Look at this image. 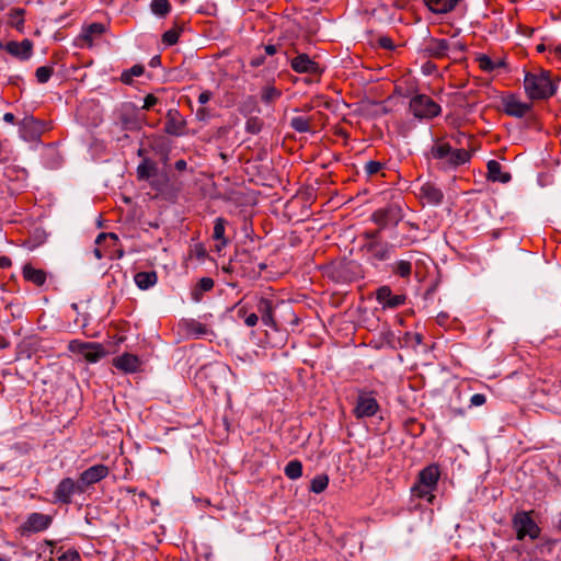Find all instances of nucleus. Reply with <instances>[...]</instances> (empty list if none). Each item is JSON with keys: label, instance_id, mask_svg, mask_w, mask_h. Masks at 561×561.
<instances>
[{"label": "nucleus", "instance_id": "nucleus-43", "mask_svg": "<svg viewBox=\"0 0 561 561\" xmlns=\"http://www.w3.org/2000/svg\"><path fill=\"white\" fill-rule=\"evenodd\" d=\"M263 123L259 117H250L245 122V130L250 134H259L262 129Z\"/></svg>", "mask_w": 561, "mask_h": 561}, {"label": "nucleus", "instance_id": "nucleus-33", "mask_svg": "<svg viewBox=\"0 0 561 561\" xmlns=\"http://www.w3.org/2000/svg\"><path fill=\"white\" fill-rule=\"evenodd\" d=\"M392 272L402 278H409L412 273V264L405 260L397 261L392 265Z\"/></svg>", "mask_w": 561, "mask_h": 561}, {"label": "nucleus", "instance_id": "nucleus-18", "mask_svg": "<svg viewBox=\"0 0 561 561\" xmlns=\"http://www.w3.org/2000/svg\"><path fill=\"white\" fill-rule=\"evenodd\" d=\"M186 127L185 121L182 118L176 110H169L167 113V122L164 124V131L171 136H182Z\"/></svg>", "mask_w": 561, "mask_h": 561}, {"label": "nucleus", "instance_id": "nucleus-46", "mask_svg": "<svg viewBox=\"0 0 561 561\" xmlns=\"http://www.w3.org/2000/svg\"><path fill=\"white\" fill-rule=\"evenodd\" d=\"M159 103L160 100L154 94H148L144 100L142 110L149 111Z\"/></svg>", "mask_w": 561, "mask_h": 561}, {"label": "nucleus", "instance_id": "nucleus-2", "mask_svg": "<svg viewBox=\"0 0 561 561\" xmlns=\"http://www.w3.org/2000/svg\"><path fill=\"white\" fill-rule=\"evenodd\" d=\"M524 89L530 100H547L557 92V85L549 71L527 72L524 78Z\"/></svg>", "mask_w": 561, "mask_h": 561}, {"label": "nucleus", "instance_id": "nucleus-56", "mask_svg": "<svg viewBox=\"0 0 561 561\" xmlns=\"http://www.w3.org/2000/svg\"><path fill=\"white\" fill-rule=\"evenodd\" d=\"M14 119H15V116H14L12 113H5V114L3 115V121H4L5 123H10V124H12V123H14Z\"/></svg>", "mask_w": 561, "mask_h": 561}, {"label": "nucleus", "instance_id": "nucleus-23", "mask_svg": "<svg viewBox=\"0 0 561 561\" xmlns=\"http://www.w3.org/2000/svg\"><path fill=\"white\" fill-rule=\"evenodd\" d=\"M427 50L436 58L446 57L451 50L450 41L445 38H434L428 43Z\"/></svg>", "mask_w": 561, "mask_h": 561}, {"label": "nucleus", "instance_id": "nucleus-34", "mask_svg": "<svg viewBox=\"0 0 561 561\" xmlns=\"http://www.w3.org/2000/svg\"><path fill=\"white\" fill-rule=\"evenodd\" d=\"M287 478L296 480L302 476V463L299 460L289 461L284 469Z\"/></svg>", "mask_w": 561, "mask_h": 561}, {"label": "nucleus", "instance_id": "nucleus-52", "mask_svg": "<svg viewBox=\"0 0 561 561\" xmlns=\"http://www.w3.org/2000/svg\"><path fill=\"white\" fill-rule=\"evenodd\" d=\"M12 265V261L9 256H0V268H8Z\"/></svg>", "mask_w": 561, "mask_h": 561}, {"label": "nucleus", "instance_id": "nucleus-8", "mask_svg": "<svg viewBox=\"0 0 561 561\" xmlns=\"http://www.w3.org/2000/svg\"><path fill=\"white\" fill-rule=\"evenodd\" d=\"M68 348L73 353L81 354L90 363H96L105 355L104 347L93 342L72 340Z\"/></svg>", "mask_w": 561, "mask_h": 561}, {"label": "nucleus", "instance_id": "nucleus-16", "mask_svg": "<svg viewBox=\"0 0 561 561\" xmlns=\"http://www.w3.org/2000/svg\"><path fill=\"white\" fill-rule=\"evenodd\" d=\"M4 49L20 60H27L32 56L33 43L27 38L22 42L11 41L4 45Z\"/></svg>", "mask_w": 561, "mask_h": 561}, {"label": "nucleus", "instance_id": "nucleus-60", "mask_svg": "<svg viewBox=\"0 0 561 561\" xmlns=\"http://www.w3.org/2000/svg\"><path fill=\"white\" fill-rule=\"evenodd\" d=\"M378 233H379V231H375V232H371V233H367V238L373 239V241H374V240H377Z\"/></svg>", "mask_w": 561, "mask_h": 561}, {"label": "nucleus", "instance_id": "nucleus-1", "mask_svg": "<svg viewBox=\"0 0 561 561\" xmlns=\"http://www.w3.org/2000/svg\"><path fill=\"white\" fill-rule=\"evenodd\" d=\"M137 178L148 181L151 188L158 193H165L174 187L169 172L165 169L160 170L157 163L148 158H145L137 167Z\"/></svg>", "mask_w": 561, "mask_h": 561}, {"label": "nucleus", "instance_id": "nucleus-4", "mask_svg": "<svg viewBox=\"0 0 561 561\" xmlns=\"http://www.w3.org/2000/svg\"><path fill=\"white\" fill-rule=\"evenodd\" d=\"M439 479V469L436 465H430L420 471L417 482L411 488L414 496L430 502L434 499L432 492L436 489Z\"/></svg>", "mask_w": 561, "mask_h": 561}, {"label": "nucleus", "instance_id": "nucleus-30", "mask_svg": "<svg viewBox=\"0 0 561 561\" xmlns=\"http://www.w3.org/2000/svg\"><path fill=\"white\" fill-rule=\"evenodd\" d=\"M214 287V279L210 277H203L197 283L196 287L192 290V299L196 302L202 300L203 294L211 290Z\"/></svg>", "mask_w": 561, "mask_h": 561}, {"label": "nucleus", "instance_id": "nucleus-55", "mask_svg": "<svg viewBox=\"0 0 561 561\" xmlns=\"http://www.w3.org/2000/svg\"><path fill=\"white\" fill-rule=\"evenodd\" d=\"M277 51L276 46L274 45H266L265 46V53L270 56L274 55Z\"/></svg>", "mask_w": 561, "mask_h": 561}, {"label": "nucleus", "instance_id": "nucleus-24", "mask_svg": "<svg viewBox=\"0 0 561 561\" xmlns=\"http://www.w3.org/2000/svg\"><path fill=\"white\" fill-rule=\"evenodd\" d=\"M367 249L375 259L385 261L390 257L392 245L378 240H374L368 243Z\"/></svg>", "mask_w": 561, "mask_h": 561}, {"label": "nucleus", "instance_id": "nucleus-21", "mask_svg": "<svg viewBox=\"0 0 561 561\" xmlns=\"http://www.w3.org/2000/svg\"><path fill=\"white\" fill-rule=\"evenodd\" d=\"M141 362L138 356L124 353L123 355L114 358V366L124 373H136L140 368Z\"/></svg>", "mask_w": 561, "mask_h": 561}, {"label": "nucleus", "instance_id": "nucleus-31", "mask_svg": "<svg viewBox=\"0 0 561 561\" xmlns=\"http://www.w3.org/2000/svg\"><path fill=\"white\" fill-rule=\"evenodd\" d=\"M150 10L154 15L164 18L171 12V4L169 0H151Z\"/></svg>", "mask_w": 561, "mask_h": 561}, {"label": "nucleus", "instance_id": "nucleus-36", "mask_svg": "<svg viewBox=\"0 0 561 561\" xmlns=\"http://www.w3.org/2000/svg\"><path fill=\"white\" fill-rule=\"evenodd\" d=\"M328 484L329 477L327 474H318L311 480L309 490L319 494L328 488Z\"/></svg>", "mask_w": 561, "mask_h": 561}, {"label": "nucleus", "instance_id": "nucleus-37", "mask_svg": "<svg viewBox=\"0 0 561 561\" xmlns=\"http://www.w3.org/2000/svg\"><path fill=\"white\" fill-rule=\"evenodd\" d=\"M479 66L483 71L492 72L495 69L504 66L503 61H494L488 55H481L478 57Z\"/></svg>", "mask_w": 561, "mask_h": 561}, {"label": "nucleus", "instance_id": "nucleus-20", "mask_svg": "<svg viewBox=\"0 0 561 561\" xmlns=\"http://www.w3.org/2000/svg\"><path fill=\"white\" fill-rule=\"evenodd\" d=\"M420 197L432 205H439L443 202L444 193L435 184L425 182L420 186Z\"/></svg>", "mask_w": 561, "mask_h": 561}, {"label": "nucleus", "instance_id": "nucleus-53", "mask_svg": "<svg viewBox=\"0 0 561 561\" xmlns=\"http://www.w3.org/2000/svg\"><path fill=\"white\" fill-rule=\"evenodd\" d=\"M379 44L383 48H392V41L389 37H380Z\"/></svg>", "mask_w": 561, "mask_h": 561}, {"label": "nucleus", "instance_id": "nucleus-14", "mask_svg": "<svg viewBox=\"0 0 561 561\" xmlns=\"http://www.w3.org/2000/svg\"><path fill=\"white\" fill-rule=\"evenodd\" d=\"M53 522L50 515L43 513H31L25 522L22 524L21 529L23 534H35L46 530Z\"/></svg>", "mask_w": 561, "mask_h": 561}, {"label": "nucleus", "instance_id": "nucleus-12", "mask_svg": "<svg viewBox=\"0 0 561 561\" xmlns=\"http://www.w3.org/2000/svg\"><path fill=\"white\" fill-rule=\"evenodd\" d=\"M376 300L382 309H397L405 305L407 295H394L389 286L383 285L376 290Z\"/></svg>", "mask_w": 561, "mask_h": 561}, {"label": "nucleus", "instance_id": "nucleus-61", "mask_svg": "<svg viewBox=\"0 0 561 561\" xmlns=\"http://www.w3.org/2000/svg\"><path fill=\"white\" fill-rule=\"evenodd\" d=\"M262 64V60L261 59H253L252 60V65L253 66H260Z\"/></svg>", "mask_w": 561, "mask_h": 561}, {"label": "nucleus", "instance_id": "nucleus-50", "mask_svg": "<svg viewBox=\"0 0 561 561\" xmlns=\"http://www.w3.org/2000/svg\"><path fill=\"white\" fill-rule=\"evenodd\" d=\"M257 321H259V316L256 313H250L244 319V323L250 328L255 327L257 324Z\"/></svg>", "mask_w": 561, "mask_h": 561}, {"label": "nucleus", "instance_id": "nucleus-38", "mask_svg": "<svg viewBox=\"0 0 561 561\" xmlns=\"http://www.w3.org/2000/svg\"><path fill=\"white\" fill-rule=\"evenodd\" d=\"M145 68L141 65H134L131 68L125 70L121 75V80L125 84H130L134 77H139L144 73Z\"/></svg>", "mask_w": 561, "mask_h": 561}, {"label": "nucleus", "instance_id": "nucleus-9", "mask_svg": "<svg viewBox=\"0 0 561 561\" xmlns=\"http://www.w3.org/2000/svg\"><path fill=\"white\" fill-rule=\"evenodd\" d=\"M379 411V403L373 392L360 391L353 410L356 419L371 417Z\"/></svg>", "mask_w": 561, "mask_h": 561}, {"label": "nucleus", "instance_id": "nucleus-41", "mask_svg": "<svg viewBox=\"0 0 561 561\" xmlns=\"http://www.w3.org/2000/svg\"><path fill=\"white\" fill-rule=\"evenodd\" d=\"M188 332L192 333L195 337H201L203 335H206L208 333V328L195 320H192L187 324Z\"/></svg>", "mask_w": 561, "mask_h": 561}, {"label": "nucleus", "instance_id": "nucleus-7", "mask_svg": "<svg viewBox=\"0 0 561 561\" xmlns=\"http://www.w3.org/2000/svg\"><path fill=\"white\" fill-rule=\"evenodd\" d=\"M83 493L85 492L80 485L79 480L76 481L69 477L62 478L54 490V503L69 505L72 503L73 495Z\"/></svg>", "mask_w": 561, "mask_h": 561}, {"label": "nucleus", "instance_id": "nucleus-27", "mask_svg": "<svg viewBox=\"0 0 561 561\" xmlns=\"http://www.w3.org/2000/svg\"><path fill=\"white\" fill-rule=\"evenodd\" d=\"M227 220L222 217H218L214 222L213 238L219 243L216 245L217 251H221L222 248L227 247L228 239L225 236Z\"/></svg>", "mask_w": 561, "mask_h": 561}, {"label": "nucleus", "instance_id": "nucleus-11", "mask_svg": "<svg viewBox=\"0 0 561 561\" xmlns=\"http://www.w3.org/2000/svg\"><path fill=\"white\" fill-rule=\"evenodd\" d=\"M110 469L107 466L98 463L82 471L78 480L84 492H87L92 485L105 479Z\"/></svg>", "mask_w": 561, "mask_h": 561}, {"label": "nucleus", "instance_id": "nucleus-62", "mask_svg": "<svg viewBox=\"0 0 561 561\" xmlns=\"http://www.w3.org/2000/svg\"><path fill=\"white\" fill-rule=\"evenodd\" d=\"M126 491L128 493H136V489L135 488H130V486L126 488Z\"/></svg>", "mask_w": 561, "mask_h": 561}, {"label": "nucleus", "instance_id": "nucleus-58", "mask_svg": "<svg viewBox=\"0 0 561 561\" xmlns=\"http://www.w3.org/2000/svg\"><path fill=\"white\" fill-rule=\"evenodd\" d=\"M11 2L12 0H0V12L3 11Z\"/></svg>", "mask_w": 561, "mask_h": 561}, {"label": "nucleus", "instance_id": "nucleus-17", "mask_svg": "<svg viewBox=\"0 0 561 561\" xmlns=\"http://www.w3.org/2000/svg\"><path fill=\"white\" fill-rule=\"evenodd\" d=\"M290 66L298 73L317 75L321 72L318 62L312 60L307 54H299L291 59Z\"/></svg>", "mask_w": 561, "mask_h": 561}, {"label": "nucleus", "instance_id": "nucleus-13", "mask_svg": "<svg viewBox=\"0 0 561 561\" xmlns=\"http://www.w3.org/2000/svg\"><path fill=\"white\" fill-rule=\"evenodd\" d=\"M502 105L505 114L517 118L526 116L531 111V104L522 102L515 94L504 96Z\"/></svg>", "mask_w": 561, "mask_h": 561}, {"label": "nucleus", "instance_id": "nucleus-45", "mask_svg": "<svg viewBox=\"0 0 561 561\" xmlns=\"http://www.w3.org/2000/svg\"><path fill=\"white\" fill-rule=\"evenodd\" d=\"M58 561H81V557L77 550H68L58 558Z\"/></svg>", "mask_w": 561, "mask_h": 561}, {"label": "nucleus", "instance_id": "nucleus-49", "mask_svg": "<svg viewBox=\"0 0 561 561\" xmlns=\"http://www.w3.org/2000/svg\"><path fill=\"white\" fill-rule=\"evenodd\" d=\"M213 98V93L208 90L206 91H203L199 95H198V103L204 105L206 103H208L210 101V99Z\"/></svg>", "mask_w": 561, "mask_h": 561}, {"label": "nucleus", "instance_id": "nucleus-47", "mask_svg": "<svg viewBox=\"0 0 561 561\" xmlns=\"http://www.w3.org/2000/svg\"><path fill=\"white\" fill-rule=\"evenodd\" d=\"M486 398L483 393H474L470 398V407H481L485 403Z\"/></svg>", "mask_w": 561, "mask_h": 561}, {"label": "nucleus", "instance_id": "nucleus-5", "mask_svg": "<svg viewBox=\"0 0 561 561\" xmlns=\"http://www.w3.org/2000/svg\"><path fill=\"white\" fill-rule=\"evenodd\" d=\"M409 112L417 119H432L438 116L442 107L426 94H415L409 102Z\"/></svg>", "mask_w": 561, "mask_h": 561}, {"label": "nucleus", "instance_id": "nucleus-57", "mask_svg": "<svg viewBox=\"0 0 561 561\" xmlns=\"http://www.w3.org/2000/svg\"><path fill=\"white\" fill-rule=\"evenodd\" d=\"M106 237H107V234H105V233L99 234L96 238V243H99L101 241V239H104ZM108 237L112 239H117L116 234H114V233H108Z\"/></svg>", "mask_w": 561, "mask_h": 561}, {"label": "nucleus", "instance_id": "nucleus-26", "mask_svg": "<svg viewBox=\"0 0 561 561\" xmlns=\"http://www.w3.org/2000/svg\"><path fill=\"white\" fill-rule=\"evenodd\" d=\"M426 7L435 14H445L453 11L459 0H424Z\"/></svg>", "mask_w": 561, "mask_h": 561}, {"label": "nucleus", "instance_id": "nucleus-44", "mask_svg": "<svg viewBox=\"0 0 561 561\" xmlns=\"http://www.w3.org/2000/svg\"><path fill=\"white\" fill-rule=\"evenodd\" d=\"M383 168V163L375 160H369L365 163L364 170L368 175H375Z\"/></svg>", "mask_w": 561, "mask_h": 561}, {"label": "nucleus", "instance_id": "nucleus-64", "mask_svg": "<svg viewBox=\"0 0 561 561\" xmlns=\"http://www.w3.org/2000/svg\"><path fill=\"white\" fill-rule=\"evenodd\" d=\"M557 528H558V530L561 531V519L558 522Z\"/></svg>", "mask_w": 561, "mask_h": 561}, {"label": "nucleus", "instance_id": "nucleus-25", "mask_svg": "<svg viewBox=\"0 0 561 561\" xmlns=\"http://www.w3.org/2000/svg\"><path fill=\"white\" fill-rule=\"evenodd\" d=\"M22 274L25 280L42 286L46 282V272L41 268H35L31 264H25L22 268Z\"/></svg>", "mask_w": 561, "mask_h": 561}, {"label": "nucleus", "instance_id": "nucleus-39", "mask_svg": "<svg viewBox=\"0 0 561 561\" xmlns=\"http://www.w3.org/2000/svg\"><path fill=\"white\" fill-rule=\"evenodd\" d=\"M290 127L298 133L310 131V122L304 116H296L290 119Z\"/></svg>", "mask_w": 561, "mask_h": 561}, {"label": "nucleus", "instance_id": "nucleus-54", "mask_svg": "<svg viewBox=\"0 0 561 561\" xmlns=\"http://www.w3.org/2000/svg\"><path fill=\"white\" fill-rule=\"evenodd\" d=\"M174 167L178 171H184L187 167V163L185 160L180 159L175 162Z\"/></svg>", "mask_w": 561, "mask_h": 561}, {"label": "nucleus", "instance_id": "nucleus-19", "mask_svg": "<svg viewBox=\"0 0 561 561\" xmlns=\"http://www.w3.org/2000/svg\"><path fill=\"white\" fill-rule=\"evenodd\" d=\"M274 308L275 305L272 299L261 297L257 300L256 311L261 316L263 324L272 329H277V324L273 314Z\"/></svg>", "mask_w": 561, "mask_h": 561}, {"label": "nucleus", "instance_id": "nucleus-10", "mask_svg": "<svg viewBox=\"0 0 561 561\" xmlns=\"http://www.w3.org/2000/svg\"><path fill=\"white\" fill-rule=\"evenodd\" d=\"M48 129L47 123L33 116L24 117L20 123L21 137L26 141H35Z\"/></svg>", "mask_w": 561, "mask_h": 561}, {"label": "nucleus", "instance_id": "nucleus-22", "mask_svg": "<svg viewBox=\"0 0 561 561\" xmlns=\"http://www.w3.org/2000/svg\"><path fill=\"white\" fill-rule=\"evenodd\" d=\"M486 168L488 179L492 182L508 183L512 180V175L507 172H503L501 163L496 160H490Z\"/></svg>", "mask_w": 561, "mask_h": 561}, {"label": "nucleus", "instance_id": "nucleus-59", "mask_svg": "<svg viewBox=\"0 0 561 561\" xmlns=\"http://www.w3.org/2000/svg\"><path fill=\"white\" fill-rule=\"evenodd\" d=\"M93 253H94L95 257L99 259V260L103 257L102 251L100 249H98V248L94 249Z\"/></svg>", "mask_w": 561, "mask_h": 561}, {"label": "nucleus", "instance_id": "nucleus-35", "mask_svg": "<svg viewBox=\"0 0 561 561\" xmlns=\"http://www.w3.org/2000/svg\"><path fill=\"white\" fill-rule=\"evenodd\" d=\"M25 10L22 8L12 9L9 13V24L18 30L24 25Z\"/></svg>", "mask_w": 561, "mask_h": 561}, {"label": "nucleus", "instance_id": "nucleus-3", "mask_svg": "<svg viewBox=\"0 0 561 561\" xmlns=\"http://www.w3.org/2000/svg\"><path fill=\"white\" fill-rule=\"evenodd\" d=\"M432 159L439 161L443 170H454L467 163L471 156L466 149H454L448 142H435L430 151Z\"/></svg>", "mask_w": 561, "mask_h": 561}, {"label": "nucleus", "instance_id": "nucleus-32", "mask_svg": "<svg viewBox=\"0 0 561 561\" xmlns=\"http://www.w3.org/2000/svg\"><path fill=\"white\" fill-rule=\"evenodd\" d=\"M282 96V91L274 85H265L261 92V100L266 104L274 103Z\"/></svg>", "mask_w": 561, "mask_h": 561}, {"label": "nucleus", "instance_id": "nucleus-29", "mask_svg": "<svg viewBox=\"0 0 561 561\" xmlns=\"http://www.w3.org/2000/svg\"><path fill=\"white\" fill-rule=\"evenodd\" d=\"M105 32V25L102 23H92L82 28L81 39L84 41L89 47L92 46L93 39Z\"/></svg>", "mask_w": 561, "mask_h": 561}, {"label": "nucleus", "instance_id": "nucleus-51", "mask_svg": "<svg viewBox=\"0 0 561 561\" xmlns=\"http://www.w3.org/2000/svg\"><path fill=\"white\" fill-rule=\"evenodd\" d=\"M196 117L199 121H205L209 117V111L206 107H201L196 111Z\"/></svg>", "mask_w": 561, "mask_h": 561}, {"label": "nucleus", "instance_id": "nucleus-40", "mask_svg": "<svg viewBox=\"0 0 561 561\" xmlns=\"http://www.w3.org/2000/svg\"><path fill=\"white\" fill-rule=\"evenodd\" d=\"M182 32V26L175 24V26L162 35V41L165 45L172 46L178 43L180 33Z\"/></svg>", "mask_w": 561, "mask_h": 561}, {"label": "nucleus", "instance_id": "nucleus-6", "mask_svg": "<svg viewBox=\"0 0 561 561\" xmlns=\"http://www.w3.org/2000/svg\"><path fill=\"white\" fill-rule=\"evenodd\" d=\"M512 526L516 533L518 540H524L526 537L536 539L540 535V528L530 516L529 512H517L512 518Z\"/></svg>", "mask_w": 561, "mask_h": 561}, {"label": "nucleus", "instance_id": "nucleus-28", "mask_svg": "<svg viewBox=\"0 0 561 561\" xmlns=\"http://www.w3.org/2000/svg\"><path fill=\"white\" fill-rule=\"evenodd\" d=\"M134 280L139 289L147 290L156 285L158 276L154 271L138 272L136 273Z\"/></svg>", "mask_w": 561, "mask_h": 561}, {"label": "nucleus", "instance_id": "nucleus-48", "mask_svg": "<svg viewBox=\"0 0 561 561\" xmlns=\"http://www.w3.org/2000/svg\"><path fill=\"white\" fill-rule=\"evenodd\" d=\"M451 44V50L450 53L453 54H457V53H463L466 50V45L462 44L461 42L459 41H456V42H450Z\"/></svg>", "mask_w": 561, "mask_h": 561}, {"label": "nucleus", "instance_id": "nucleus-63", "mask_svg": "<svg viewBox=\"0 0 561 561\" xmlns=\"http://www.w3.org/2000/svg\"><path fill=\"white\" fill-rule=\"evenodd\" d=\"M556 53H557V55L561 56V46H558V47L556 48Z\"/></svg>", "mask_w": 561, "mask_h": 561}, {"label": "nucleus", "instance_id": "nucleus-42", "mask_svg": "<svg viewBox=\"0 0 561 561\" xmlns=\"http://www.w3.org/2000/svg\"><path fill=\"white\" fill-rule=\"evenodd\" d=\"M53 73L54 68L51 66H42L36 69L35 77L39 83H46Z\"/></svg>", "mask_w": 561, "mask_h": 561}, {"label": "nucleus", "instance_id": "nucleus-15", "mask_svg": "<svg viewBox=\"0 0 561 561\" xmlns=\"http://www.w3.org/2000/svg\"><path fill=\"white\" fill-rule=\"evenodd\" d=\"M401 209L394 205L377 209L373 214L374 222L381 228H386L388 225H397L401 220Z\"/></svg>", "mask_w": 561, "mask_h": 561}]
</instances>
